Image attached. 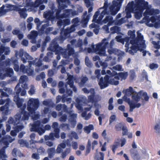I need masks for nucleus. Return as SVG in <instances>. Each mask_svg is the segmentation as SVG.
Segmentation results:
<instances>
[{"instance_id": "nucleus-1", "label": "nucleus", "mask_w": 160, "mask_h": 160, "mask_svg": "<svg viewBox=\"0 0 160 160\" xmlns=\"http://www.w3.org/2000/svg\"><path fill=\"white\" fill-rule=\"evenodd\" d=\"M48 49L52 52H55L57 56V59L59 60L61 58L60 54H61L63 58H68L69 57L74 53V49L72 47L70 44H68L67 48H63L59 46L57 42H52L48 48Z\"/></svg>"}, {"instance_id": "nucleus-2", "label": "nucleus", "mask_w": 160, "mask_h": 160, "mask_svg": "<svg viewBox=\"0 0 160 160\" xmlns=\"http://www.w3.org/2000/svg\"><path fill=\"white\" fill-rule=\"evenodd\" d=\"M39 105V102L38 99L30 98L27 102V110L29 112L25 111L26 105L21 108V113L23 115L22 119L24 120H28L30 114H33L35 113Z\"/></svg>"}, {"instance_id": "nucleus-3", "label": "nucleus", "mask_w": 160, "mask_h": 160, "mask_svg": "<svg viewBox=\"0 0 160 160\" xmlns=\"http://www.w3.org/2000/svg\"><path fill=\"white\" fill-rule=\"evenodd\" d=\"M107 39L104 38L101 42L96 45V48H94L95 52L100 56L106 55V49L109 45Z\"/></svg>"}, {"instance_id": "nucleus-4", "label": "nucleus", "mask_w": 160, "mask_h": 160, "mask_svg": "<svg viewBox=\"0 0 160 160\" xmlns=\"http://www.w3.org/2000/svg\"><path fill=\"white\" fill-rule=\"evenodd\" d=\"M31 132H38L40 135H42L45 132L44 129L41 127V122L40 121L38 120L34 122L32 125V127L30 129Z\"/></svg>"}, {"instance_id": "nucleus-5", "label": "nucleus", "mask_w": 160, "mask_h": 160, "mask_svg": "<svg viewBox=\"0 0 160 160\" xmlns=\"http://www.w3.org/2000/svg\"><path fill=\"white\" fill-rule=\"evenodd\" d=\"M134 9L144 11L149 5L148 2L145 0H135Z\"/></svg>"}, {"instance_id": "nucleus-6", "label": "nucleus", "mask_w": 160, "mask_h": 160, "mask_svg": "<svg viewBox=\"0 0 160 160\" xmlns=\"http://www.w3.org/2000/svg\"><path fill=\"white\" fill-rule=\"evenodd\" d=\"M29 67H31L32 65L35 66V71L37 72H39V70H40L42 65V61L40 59L36 58L32 61H28Z\"/></svg>"}, {"instance_id": "nucleus-7", "label": "nucleus", "mask_w": 160, "mask_h": 160, "mask_svg": "<svg viewBox=\"0 0 160 160\" xmlns=\"http://www.w3.org/2000/svg\"><path fill=\"white\" fill-rule=\"evenodd\" d=\"M70 33H71L67 28L66 29H64V27L61 28L60 35L58 38V41L60 43H62Z\"/></svg>"}, {"instance_id": "nucleus-8", "label": "nucleus", "mask_w": 160, "mask_h": 160, "mask_svg": "<svg viewBox=\"0 0 160 160\" xmlns=\"http://www.w3.org/2000/svg\"><path fill=\"white\" fill-rule=\"evenodd\" d=\"M123 99L124 101L127 102L129 105L130 112L133 111V110L136 108H139L141 106L140 103H135L133 102L132 100H131L130 98H128L125 96L123 97Z\"/></svg>"}, {"instance_id": "nucleus-9", "label": "nucleus", "mask_w": 160, "mask_h": 160, "mask_svg": "<svg viewBox=\"0 0 160 160\" xmlns=\"http://www.w3.org/2000/svg\"><path fill=\"white\" fill-rule=\"evenodd\" d=\"M145 12L143 13V15H152L158 14L160 13V11L158 9H154L152 8V6L149 5L147 8L146 9Z\"/></svg>"}, {"instance_id": "nucleus-10", "label": "nucleus", "mask_w": 160, "mask_h": 160, "mask_svg": "<svg viewBox=\"0 0 160 160\" xmlns=\"http://www.w3.org/2000/svg\"><path fill=\"white\" fill-rule=\"evenodd\" d=\"M152 22L149 27H154L156 28H160V15L156 16H152L151 18Z\"/></svg>"}, {"instance_id": "nucleus-11", "label": "nucleus", "mask_w": 160, "mask_h": 160, "mask_svg": "<svg viewBox=\"0 0 160 160\" xmlns=\"http://www.w3.org/2000/svg\"><path fill=\"white\" fill-rule=\"evenodd\" d=\"M18 55L21 58V60L24 63L27 62V60H32L33 59V58L28 53H24L23 50H20Z\"/></svg>"}, {"instance_id": "nucleus-12", "label": "nucleus", "mask_w": 160, "mask_h": 160, "mask_svg": "<svg viewBox=\"0 0 160 160\" xmlns=\"http://www.w3.org/2000/svg\"><path fill=\"white\" fill-rule=\"evenodd\" d=\"M48 25L47 24L43 25L41 28L39 30V33L41 35H42L44 33L47 35L49 33L53 30L52 27H48L47 28Z\"/></svg>"}, {"instance_id": "nucleus-13", "label": "nucleus", "mask_w": 160, "mask_h": 160, "mask_svg": "<svg viewBox=\"0 0 160 160\" xmlns=\"http://www.w3.org/2000/svg\"><path fill=\"white\" fill-rule=\"evenodd\" d=\"M54 12L53 11L49 10L43 13V17L47 20L53 21L55 18L54 16Z\"/></svg>"}, {"instance_id": "nucleus-14", "label": "nucleus", "mask_w": 160, "mask_h": 160, "mask_svg": "<svg viewBox=\"0 0 160 160\" xmlns=\"http://www.w3.org/2000/svg\"><path fill=\"white\" fill-rule=\"evenodd\" d=\"M132 46L130 47L131 49L129 50L128 52L132 55H134V53H136L137 51L140 50L142 51V49H140L139 45H141L140 43H138L137 45L135 43H131Z\"/></svg>"}, {"instance_id": "nucleus-15", "label": "nucleus", "mask_w": 160, "mask_h": 160, "mask_svg": "<svg viewBox=\"0 0 160 160\" xmlns=\"http://www.w3.org/2000/svg\"><path fill=\"white\" fill-rule=\"evenodd\" d=\"M143 39V37L141 33L138 32H137V37L134 40H131L130 42L131 43L134 44L138 45V43L141 44V42Z\"/></svg>"}, {"instance_id": "nucleus-16", "label": "nucleus", "mask_w": 160, "mask_h": 160, "mask_svg": "<svg viewBox=\"0 0 160 160\" xmlns=\"http://www.w3.org/2000/svg\"><path fill=\"white\" fill-rule=\"evenodd\" d=\"M70 24V20L69 18H66L63 20L60 19L58 20L57 22V24L58 27L61 28L62 25L63 27L65 26L68 25Z\"/></svg>"}, {"instance_id": "nucleus-17", "label": "nucleus", "mask_w": 160, "mask_h": 160, "mask_svg": "<svg viewBox=\"0 0 160 160\" xmlns=\"http://www.w3.org/2000/svg\"><path fill=\"white\" fill-rule=\"evenodd\" d=\"M114 72L115 73L114 75H117V76H115V78L118 80L120 78L122 79L125 80L128 76V72H120L118 73H117L116 72Z\"/></svg>"}, {"instance_id": "nucleus-18", "label": "nucleus", "mask_w": 160, "mask_h": 160, "mask_svg": "<svg viewBox=\"0 0 160 160\" xmlns=\"http://www.w3.org/2000/svg\"><path fill=\"white\" fill-rule=\"evenodd\" d=\"M95 96L91 95L88 96V102L92 103H97L101 100V97L98 96V97L97 98L96 97H95Z\"/></svg>"}, {"instance_id": "nucleus-19", "label": "nucleus", "mask_w": 160, "mask_h": 160, "mask_svg": "<svg viewBox=\"0 0 160 160\" xmlns=\"http://www.w3.org/2000/svg\"><path fill=\"white\" fill-rule=\"evenodd\" d=\"M16 11L18 12L20 16L22 18H26L27 16V14L26 13V9L24 8H17Z\"/></svg>"}, {"instance_id": "nucleus-20", "label": "nucleus", "mask_w": 160, "mask_h": 160, "mask_svg": "<svg viewBox=\"0 0 160 160\" xmlns=\"http://www.w3.org/2000/svg\"><path fill=\"white\" fill-rule=\"evenodd\" d=\"M7 102L6 103L5 105L2 106L0 107V110L1 111H5V113L7 114L8 112V108L9 106L10 99L9 98H7Z\"/></svg>"}, {"instance_id": "nucleus-21", "label": "nucleus", "mask_w": 160, "mask_h": 160, "mask_svg": "<svg viewBox=\"0 0 160 160\" xmlns=\"http://www.w3.org/2000/svg\"><path fill=\"white\" fill-rule=\"evenodd\" d=\"M59 130L58 129H56L55 130L54 133H50L49 136L50 140L53 141L54 140V137L57 138H58L60 137L59 133H58Z\"/></svg>"}, {"instance_id": "nucleus-22", "label": "nucleus", "mask_w": 160, "mask_h": 160, "mask_svg": "<svg viewBox=\"0 0 160 160\" xmlns=\"http://www.w3.org/2000/svg\"><path fill=\"white\" fill-rule=\"evenodd\" d=\"M123 92L125 93L124 96H126L127 97V96L128 97L130 96L132 94L137 93L131 87H130L129 88L126 89L125 92H124V91Z\"/></svg>"}, {"instance_id": "nucleus-23", "label": "nucleus", "mask_w": 160, "mask_h": 160, "mask_svg": "<svg viewBox=\"0 0 160 160\" xmlns=\"http://www.w3.org/2000/svg\"><path fill=\"white\" fill-rule=\"evenodd\" d=\"M13 100L16 102L18 108H21L22 105L23 100L20 99L18 96H15L14 97Z\"/></svg>"}, {"instance_id": "nucleus-24", "label": "nucleus", "mask_w": 160, "mask_h": 160, "mask_svg": "<svg viewBox=\"0 0 160 160\" xmlns=\"http://www.w3.org/2000/svg\"><path fill=\"white\" fill-rule=\"evenodd\" d=\"M6 73L2 75V79H4V78L6 76L9 77H11L13 74V71L12 68H8L6 69L5 70Z\"/></svg>"}, {"instance_id": "nucleus-25", "label": "nucleus", "mask_w": 160, "mask_h": 160, "mask_svg": "<svg viewBox=\"0 0 160 160\" xmlns=\"http://www.w3.org/2000/svg\"><path fill=\"white\" fill-rule=\"evenodd\" d=\"M130 152L134 159L141 160V157L137 150L132 149L131 150Z\"/></svg>"}, {"instance_id": "nucleus-26", "label": "nucleus", "mask_w": 160, "mask_h": 160, "mask_svg": "<svg viewBox=\"0 0 160 160\" xmlns=\"http://www.w3.org/2000/svg\"><path fill=\"white\" fill-rule=\"evenodd\" d=\"M77 117V115L75 114H72L70 115V118L69 122L71 123L72 127L74 128L75 126L77 121L76 118Z\"/></svg>"}, {"instance_id": "nucleus-27", "label": "nucleus", "mask_w": 160, "mask_h": 160, "mask_svg": "<svg viewBox=\"0 0 160 160\" xmlns=\"http://www.w3.org/2000/svg\"><path fill=\"white\" fill-rule=\"evenodd\" d=\"M58 9H55V11L56 12L55 18L57 19H58V18L60 15V13L61 12L62 10L66 8V6L65 5L62 6H58Z\"/></svg>"}, {"instance_id": "nucleus-28", "label": "nucleus", "mask_w": 160, "mask_h": 160, "mask_svg": "<svg viewBox=\"0 0 160 160\" xmlns=\"http://www.w3.org/2000/svg\"><path fill=\"white\" fill-rule=\"evenodd\" d=\"M113 17L112 16H107L103 20L102 22L105 24L108 22V25H110L113 22Z\"/></svg>"}, {"instance_id": "nucleus-29", "label": "nucleus", "mask_w": 160, "mask_h": 160, "mask_svg": "<svg viewBox=\"0 0 160 160\" xmlns=\"http://www.w3.org/2000/svg\"><path fill=\"white\" fill-rule=\"evenodd\" d=\"M98 84L100 86L101 89H103L108 86V83L112 81H99Z\"/></svg>"}, {"instance_id": "nucleus-30", "label": "nucleus", "mask_w": 160, "mask_h": 160, "mask_svg": "<svg viewBox=\"0 0 160 160\" xmlns=\"http://www.w3.org/2000/svg\"><path fill=\"white\" fill-rule=\"evenodd\" d=\"M143 11L141 10H135L134 12V16L135 18L137 19H140L142 16V14Z\"/></svg>"}, {"instance_id": "nucleus-31", "label": "nucleus", "mask_w": 160, "mask_h": 160, "mask_svg": "<svg viewBox=\"0 0 160 160\" xmlns=\"http://www.w3.org/2000/svg\"><path fill=\"white\" fill-rule=\"evenodd\" d=\"M103 11L101 13L98 18L96 20V22L99 24L101 22V21L102 20V19L103 18L104 15L105 14L108 15L109 14V13H107L106 12V11Z\"/></svg>"}, {"instance_id": "nucleus-32", "label": "nucleus", "mask_w": 160, "mask_h": 160, "mask_svg": "<svg viewBox=\"0 0 160 160\" xmlns=\"http://www.w3.org/2000/svg\"><path fill=\"white\" fill-rule=\"evenodd\" d=\"M58 4V6H62L64 5L66 6V8H67V6L66 5L67 3H70V1L69 0H56Z\"/></svg>"}, {"instance_id": "nucleus-33", "label": "nucleus", "mask_w": 160, "mask_h": 160, "mask_svg": "<svg viewBox=\"0 0 160 160\" xmlns=\"http://www.w3.org/2000/svg\"><path fill=\"white\" fill-rule=\"evenodd\" d=\"M143 16L144 17L143 18V20L144 22H146V24L147 26L149 27L150 25L151 24L150 23V21L152 22L151 18H152V16L150 18L149 17L148 15Z\"/></svg>"}, {"instance_id": "nucleus-34", "label": "nucleus", "mask_w": 160, "mask_h": 160, "mask_svg": "<svg viewBox=\"0 0 160 160\" xmlns=\"http://www.w3.org/2000/svg\"><path fill=\"white\" fill-rule=\"evenodd\" d=\"M47 152L48 153L49 157L50 158H51L53 157L54 155V153L55 152V148H48L47 150Z\"/></svg>"}, {"instance_id": "nucleus-35", "label": "nucleus", "mask_w": 160, "mask_h": 160, "mask_svg": "<svg viewBox=\"0 0 160 160\" xmlns=\"http://www.w3.org/2000/svg\"><path fill=\"white\" fill-rule=\"evenodd\" d=\"M120 145V143L119 142L115 141L114 142V144L111 146L112 150L114 154L115 152L116 149Z\"/></svg>"}, {"instance_id": "nucleus-36", "label": "nucleus", "mask_w": 160, "mask_h": 160, "mask_svg": "<svg viewBox=\"0 0 160 160\" xmlns=\"http://www.w3.org/2000/svg\"><path fill=\"white\" fill-rule=\"evenodd\" d=\"M132 98L133 102V101H135L136 102V103H137L140 101L141 97L138 94H137L132 95Z\"/></svg>"}, {"instance_id": "nucleus-37", "label": "nucleus", "mask_w": 160, "mask_h": 160, "mask_svg": "<svg viewBox=\"0 0 160 160\" xmlns=\"http://www.w3.org/2000/svg\"><path fill=\"white\" fill-rule=\"evenodd\" d=\"M116 39L118 42L122 43H124L125 40L127 41L128 40V37H126L124 38H122V37L120 36H117L116 37Z\"/></svg>"}, {"instance_id": "nucleus-38", "label": "nucleus", "mask_w": 160, "mask_h": 160, "mask_svg": "<svg viewBox=\"0 0 160 160\" xmlns=\"http://www.w3.org/2000/svg\"><path fill=\"white\" fill-rule=\"evenodd\" d=\"M93 126L92 124H89L88 126H86L84 128L85 132L88 134L89 133L91 130H93Z\"/></svg>"}, {"instance_id": "nucleus-39", "label": "nucleus", "mask_w": 160, "mask_h": 160, "mask_svg": "<svg viewBox=\"0 0 160 160\" xmlns=\"http://www.w3.org/2000/svg\"><path fill=\"white\" fill-rule=\"evenodd\" d=\"M31 67H28L27 66L26 69L24 73H27L28 76H31L33 75L34 73V70L31 69Z\"/></svg>"}, {"instance_id": "nucleus-40", "label": "nucleus", "mask_w": 160, "mask_h": 160, "mask_svg": "<svg viewBox=\"0 0 160 160\" xmlns=\"http://www.w3.org/2000/svg\"><path fill=\"white\" fill-rule=\"evenodd\" d=\"M128 35L130 36L129 38H130V39H131V40H134L135 38V31L129 30L128 32Z\"/></svg>"}, {"instance_id": "nucleus-41", "label": "nucleus", "mask_w": 160, "mask_h": 160, "mask_svg": "<svg viewBox=\"0 0 160 160\" xmlns=\"http://www.w3.org/2000/svg\"><path fill=\"white\" fill-rule=\"evenodd\" d=\"M54 75V71L52 69L48 70V76L49 77L46 80H53L52 77Z\"/></svg>"}, {"instance_id": "nucleus-42", "label": "nucleus", "mask_w": 160, "mask_h": 160, "mask_svg": "<svg viewBox=\"0 0 160 160\" xmlns=\"http://www.w3.org/2000/svg\"><path fill=\"white\" fill-rule=\"evenodd\" d=\"M70 148H67L61 154V157L62 158H64L66 156L70 153Z\"/></svg>"}, {"instance_id": "nucleus-43", "label": "nucleus", "mask_w": 160, "mask_h": 160, "mask_svg": "<svg viewBox=\"0 0 160 160\" xmlns=\"http://www.w3.org/2000/svg\"><path fill=\"white\" fill-rule=\"evenodd\" d=\"M129 76L130 80H133L136 78V73L134 70H130Z\"/></svg>"}, {"instance_id": "nucleus-44", "label": "nucleus", "mask_w": 160, "mask_h": 160, "mask_svg": "<svg viewBox=\"0 0 160 160\" xmlns=\"http://www.w3.org/2000/svg\"><path fill=\"white\" fill-rule=\"evenodd\" d=\"M123 126H124V125L122 123L120 122L116 125L115 129L117 131H121L122 130Z\"/></svg>"}, {"instance_id": "nucleus-45", "label": "nucleus", "mask_w": 160, "mask_h": 160, "mask_svg": "<svg viewBox=\"0 0 160 160\" xmlns=\"http://www.w3.org/2000/svg\"><path fill=\"white\" fill-rule=\"evenodd\" d=\"M80 22V19L77 17L72 19V23L73 24V25L77 27L79 25Z\"/></svg>"}, {"instance_id": "nucleus-46", "label": "nucleus", "mask_w": 160, "mask_h": 160, "mask_svg": "<svg viewBox=\"0 0 160 160\" xmlns=\"http://www.w3.org/2000/svg\"><path fill=\"white\" fill-rule=\"evenodd\" d=\"M104 1L105 2L104 4V6L100 8L99 9H104V10L103 11L105 10V11H106V12L109 13V12L108 11V0H104Z\"/></svg>"}, {"instance_id": "nucleus-47", "label": "nucleus", "mask_w": 160, "mask_h": 160, "mask_svg": "<svg viewBox=\"0 0 160 160\" xmlns=\"http://www.w3.org/2000/svg\"><path fill=\"white\" fill-rule=\"evenodd\" d=\"M45 77V74L43 72L41 73L39 75H38L36 77V80H43Z\"/></svg>"}, {"instance_id": "nucleus-48", "label": "nucleus", "mask_w": 160, "mask_h": 160, "mask_svg": "<svg viewBox=\"0 0 160 160\" xmlns=\"http://www.w3.org/2000/svg\"><path fill=\"white\" fill-rule=\"evenodd\" d=\"M128 40L127 41L125 40L124 42H126V43L125 44V46L126 48L125 49V51L126 52H128L129 49V45L130 43V41L131 40H130V38H129L128 37Z\"/></svg>"}, {"instance_id": "nucleus-49", "label": "nucleus", "mask_w": 160, "mask_h": 160, "mask_svg": "<svg viewBox=\"0 0 160 160\" xmlns=\"http://www.w3.org/2000/svg\"><path fill=\"white\" fill-rule=\"evenodd\" d=\"M91 148V142L90 140H88L86 146V153H89L90 151Z\"/></svg>"}, {"instance_id": "nucleus-50", "label": "nucleus", "mask_w": 160, "mask_h": 160, "mask_svg": "<svg viewBox=\"0 0 160 160\" xmlns=\"http://www.w3.org/2000/svg\"><path fill=\"white\" fill-rule=\"evenodd\" d=\"M61 128L63 130H69V125L68 123H63L60 125Z\"/></svg>"}, {"instance_id": "nucleus-51", "label": "nucleus", "mask_w": 160, "mask_h": 160, "mask_svg": "<svg viewBox=\"0 0 160 160\" xmlns=\"http://www.w3.org/2000/svg\"><path fill=\"white\" fill-rule=\"evenodd\" d=\"M7 157L5 154V151L4 149L2 148L0 150V158H6Z\"/></svg>"}, {"instance_id": "nucleus-52", "label": "nucleus", "mask_w": 160, "mask_h": 160, "mask_svg": "<svg viewBox=\"0 0 160 160\" xmlns=\"http://www.w3.org/2000/svg\"><path fill=\"white\" fill-rule=\"evenodd\" d=\"M112 68L114 70L119 71H123V69H122V66L120 64H118L115 66H113L112 67Z\"/></svg>"}, {"instance_id": "nucleus-53", "label": "nucleus", "mask_w": 160, "mask_h": 160, "mask_svg": "<svg viewBox=\"0 0 160 160\" xmlns=\"http://www.w3.org/2000/svg\"><path fill=\"white\" fill-rule=\"evenodd\" d=\"M110 30L113 33H117L120 31V28L118 26H114L112 27Z\"/></svg>"}, {"instance_id": "nucleus-54", "label": "nucleus", "mask_w": 160, "mask_h": 160, "mask_svg": "<svg viewBox=\"0 0 160 160\" xmlns=\"http://www.w3.org/2000/svg\"><path fill=\"white\" fill-rule=\"evenodd\" d=\"M160 41H159L156 42L155 41H153L152 42V44L154 45V48L157 49H159L160 48V46L159 45Z\"/></svg>"}, {"instance_id": "nucleus-55", "label": "nucleus", "mask_w": 160, "mask_h": 160, "mask_svg": "<svg viewBox=\"0 0 160 160\" xmlns=\"http://www.w3.org/2000/svg\"><path fill=\"white\" fill-rule=\"evenodd\" d=\"M100 14V11L99 10L97 11L95 13L92 20V22H95L97 20V19Z\"/></svg>"}, {"instance_id": "nucleus-56", "label": "nucleus", "mask_w": 160, "mask_h": 160, "mask_svg": "<svg viewBox=\"0 0 160 160\" xmlns=\"http://www.w3.org/2000/svg\"><path fill=\"white\" fill-rule=\"evenodd\" d=\"M58 124L57 122H55L53 123L52 127V128L54 129V131L55 132V130L56 129H58L59 130L58 133H59L60 130V129L58 128Z\"/></svg>"}, {"instance_id": "nucleus-57", "label": "nucleus", "mask_w": 160, "mask_h": 160, "mask_svg": "<svg viewBox=\"0 0 160 160\" xmlns=\"http://www.w3.org/2000/svg\"><path fill=\"white\" fill-rule=\"evenodd\" d=\"M158 67V65L157 64L152 63L150 64L149 65V68L152 70L156 69Z\"/></svg>"}, {"instance_id": "nucleus-58", "label": "nucleus", "mask_w": 160, "mask_h": 160, "mask_svg": "<svg viewBox=\"0 0 160 160\" xmlns=\"http://www.w3.org/2000/svg\"><path fill=\"white\" fill-rule=\"evenodd\" d=\"M38 36L37 32L35 31H32L31 34L29 35V38H36Z\"/></svg>"}, {"instance_id": "nucleus-59", "label": "nucleus", "mask_w": 160, "mask_h": 160, "mask_svg": "<svg viewBox=\"0 0 160 160\" xmlns=\"http://www.w3.org/2000/svg\"><path fill=\"white\" fill-rule=\"evenodd\" d=\"M72 11V9H66L64 10V12L66 13V14L68 17V18L71 17V12Z\"/></svg>"}, {"instance_id": "nucleus-60", "label": "nucleus", "mask_w": 160, "mask_h": 160, "mask_svg": "<svg viewBox=\"0 0 160 160\" xmlns=\"http://www.w3.org/2000/svg\"><path fill=\"white\" fill-rule=\"evenodd\" d=\"M34 22L37 25V27L38 28L41 25L42 22H40L39 19L38 18H36L34 19Z\"/></svg>"}, {"instance_id": "nucleus-61", "label": "nucleus", "mask_w": 160, "mask_h": 160, "mask_svg": "<svg viewBox=\"0 0 160 160\" xmlns=\"http://www.w3.org/2000/svg\"><path fill=\"white\" fill-rule=\"evenodd\" d=\"M24 128V126L22 125H17L15 128V129L17 132L21 131Z\"/></svg>"}, {"instance_id": "nucleus-62", "label": "nucleus", "mask_w": 160, "mask_h": 160, "mask_svg": "<svg viewBox=\"0 0 160 160\" xmlns=\"http://www.w3.org/2000/svg\"><path fill=\"white\" fill-rule=\"evenodd\" d=\"M122 130V135L123 136L127 135L128 132V129L126 126H123Z\"/></svg>"}, {"instance_id": "nucleus-63", "label": "nucleus", "mask_w": 160, "mask_h": 160, "mask_svg": "<svg viewBox=\"0 0 160 160\" xmlns=\"http://www.w3.org/2000/svg\"><path fill=\"white\" fill-rule=\"evenodd\" d=\"M26 68L27 66H25L24 65L22 64L20 66L19 70L20 72H22L23 73H24L26 69Z\"/></svg>"}, {"instance_id": "nucleus-64", "label": "nucleus", "mask_w": 160, "mask_h": 160, "mask_svg": "<svg viewBox=\"0 0 160 160\" xmlns=\"http://www.w3.org/2000/svg\"><path fill=\"white\" fill-rule=\"evenodd\" d=\"M126 22V20L124 18H122L117 21V24L120 25Z\"/></svg>"}]
</instances>
